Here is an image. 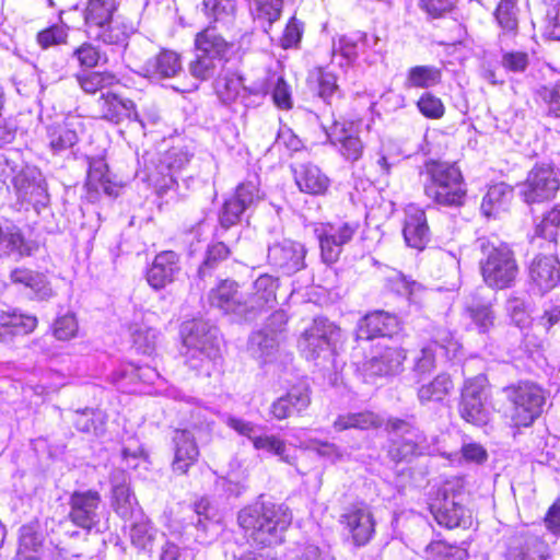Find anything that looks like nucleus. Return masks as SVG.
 Instances as JSON below:
<instances>
[{"label":"nucleus","mask_w":560,"mask_h":560,"mask_svg":"<svg viewBox=\"0 0 560 560\" xmlns=\"http://www.w3.org/2000/svg\"><path fill=\"white\" fill-rule=\"evenodd\" d=\"M195 514L197 522L186 525L184 533L180 534V542L185 548L192 547L189 536H195L194 541L200 545L209 542L210 536L215 534L220 522L217 510L205 498L195 503Z\"/></svg>","instance_id":"nucleus-15"},{"label":"nucleus","mask_w":560,"mask_h":560,"mask_svg":"<svg viewBox=\"0 0 560 560\" xmlns=\"http://www.w3.org/2000/svg\"><path fill=\"white\" fill-rule=\"evenodd\" d=\"M249 91L253 95H266L271 91L272 100L279 108L289 109L292 106L290 86L277 73H268L264 80L253 83Z\"/></svg>","instance_id":"nucleus-38"},{"label":"nucleus","mask_w":560,"mask_h":560,"mask_svg":"<svg viewBox=\"0 0 560 560\" xmlns=\"http://www.w3.org/2000/svg\"><path fill=\"white\" fill-rule=\"evenodd\" d=\"M462 323L467 330H477L480 334L488 332L494 323L491 305L487 302L472 299L464 308Z\"/></svg>","instance_id":"nucleus-39"},{"label":"nucleus","mask_w":560,"mask_h":560,"mask_svg":"<svg viewBox=\"0 0 560 560\" xmlns=\"http://www.w3.org/2000/svg\"><path fill=\"white\" fill-rule=\"evenodd\" d=\"M382 424L383 419L378 415L372 411H362L338 416L332 427L335 431L341 432L349 429L369 430L380 428Z\"/></svg>","instance_id":"nucleus-47"},{"label":"nucleus","mask_w":560,"mask_h":560,"mask_svg":"<svg viewBox=\"0 0 560 560\" xmlns=\"http://www.w3.org/2000/svg\"><path fill=\"white\" fill-rule=\"evenodd\" d=\"M70 504V518L77 526L91 529L98 523L101 495L97 491H77L71 495Z\"/></svg>","instance_id":"nucleus-24"},{"label":"nucleus","mask_w":560,"mask_h":560,"mask_svg":"<svg viewBox=\"0 0 560 560\" xmlns=\"http://www.w3.org/2000/svg\"><path fill=\"white\" fill-rule=\"evenodd\" d=\"M424 552L428 560H465L468 556L465 548L443 540L432 541L425 547Z\"/></svg>","instance_id":"nucleus-53"},{"label":"nucleus","mask_w":560,"mask_h":560,"mask_svg":"<svg viewBox=\"0 0 560 560\" xmlns=\"http://www.w3.org/2000/svg\"><path fill=\"white\" fill-rule=\"evenodd\" d=\"M327 137L347 161L355 162L361 159L364 147L354 121H335L327 130Z\"/></svg>","instance_id":"nucleus-18"},{"label":"nucleus","mask_w":560,"mask_h":560,"mask_svg":"<svg viewBox=\"0 0 560 560\" xmlns=\"http://www.w3.org/2000/svg\"><path fill=\"white\" fill-rule=\"evenodd\" d=\"M191 153L186 147L176 145L160 153L158 159L152 161L153 170L149 172L148 179L158 194L162 195L174 186L175 175L189 163Z\"/></svg>","instance_id":"nucleus-10"},{"label":"nucleus","mask_w":560,"mask_h":560,"mask_svg":"<svg viewBox=\"0 0 560 560\" xmlns=\"http://www.w3.org/2000/svg\"><path fill=\"white\" fill-rule=\"evenodd\" d=\"M341 524L357 547L369 544L375 534L374 515L371 508L365 504L347 509L341 515Z\"/></svg>","instance_id":"nucleus-17"},{"label":"nucleus","mask_w":560,"mask_h":560,"mask_svg":"<svg viewBox=\"0 0 560 560\" xmlns=\"http://www.w3.org/2000/svg\"><path fill=\"white\" fill-rule=\"evenodd\" d=\"M448 458L452 464L471 463L482 464L487 460L488 454L482 445L478 443H467L460 448V453L450 454Z\"/></svg>","instance_id":"nucleus-60"},{"label":"nucleus","mask_w":560,"mask_h":560,"mask_svg":"<svg viewBox=\"0 0 560 560\" xmlns=\"http://www.w3.org/2000/svg\"><path fill=\"white\" fill-rule=\"evenodd\" d=\"M136 66L139 74L156 81L174 78L183 70L179 54L170 49H162L154 57Z\"/></svg>","instance_id":"nucleus-21"},{"label":"nucleus","mask_w":560,"mask_h":560,"mask_svg":"<svg viewBox=\"0 0 560 560\" xmlns=\"http://www.w3.org/2000/svg\"><path fill=\"white\" fill-rule=\"evenodd\" d=\"M513 198V189L504 184L498 183L489 187L481 202V211L486 217H497L505 211Z\"/></svg>","instance_id":"nucleus-45"},{"label":"nucleus","mask_w":560,"mask_h":560,"mask_svg":"<svg viewBox=\"0 0 560 560\" xmlns=\"http://www.w3.org/2000/svg\"><path fill=\"white\" fill-rule=\"evenodd\" d=\"M340 338L341 331L334 323L316 318L299 338L298 348L306 360L316 364L331 360L336 368L335 357Z\"/></svg>","instance_id":"nucleus-4"},{"label":"nucleus","mask_w":560,"mask_h":560,"mask_svg":"<svg viewBox=\"0 0 560 560\" xmlns=\"http://www.w3.org/2000/svg\"><path fill=\"white\" fill-rule=\"evenodd\" d=\"M441 69L434 66H415L406 73L405 86L407 89H430L440 84Z\"/></svg>","instance_id":"nucleus-49"},{"label":"nucleus","mask_w":560,"mask_h":560,"mask_svg":"<svg viewBox=\"0 0 560 560\" xmlns=\"http://www.w3.org/2000/svg\"><path fill=\"white\" fill-rule=\"evenodd\" d=\"M428 180L425 195L441 206H460L466 196L464 178L456 164L446 162H428L424 166Z\"/></svg>","instance_id":"nucleus-3"},{"label":"nucleus","mask_w":560,"mask_h":560,"mask_svg":"<svg viewBox=\"0 0 560 560\" xmlns=\"http://www.w3.org/2000/svg\"><path fill=\"white\" fill-rule=\"evenodd\" d=\"M358 229L355 222L317 223L314 234L319 243L322 260L327 265L335 264Z\"/></svg>","instance_id":"nucleus-11"},{"label":"nucleus","mask_w":560,"mask_h":560,"mask_svg":"<svg viewBox=\"0 0 560 560\" xmlns=\"http://www.w3.org/2000/svg\"><path fill=\"white\" fill-rule=\"evenodd\" d=\"M279 287L277 278L270 275L259 276L252 284L250 291L244 299L246 305L245 319L252 318L257 312L272 308L276 305V292Z\"/></svg>","instance_id":"nucleus-20"},{"label":"nucleus","mask_w":560,"mask_h":560,"mask_svg":"<svg viewBox=\"0 0 560 560\" xmlns=\"http://www.w3.org/2000/svg\"><path fill=\"white\" fill-rule=\"evenodd\" d=\"M209 302L225 314H233L244 319L246 317L244 296L238 292L236 282L232 280H223L212 289L209 293Z\"/></svg>","instance_id":"nucleus-30"},{"label":"nucleus","mask_w":560,"mask_h":560,"mask_svg":"<svg viewBox=\"0 0 560 560\" xmlns=\"http://www.w3.org/2000/svg\"><path fill=\"white\" fill-rule=\"evenodd\" d=\"M311 404L310 387L305 383L293 386L287 395L272 402L270 412L278 420L285 419L294 412H302Z\"/></svg>","instance_id":"nucleus-35"},{"label":"nucleus","mask_w":560,"mask_h":560,"mask_svg":"<svg viewBox=\"0 0 560 560\" xmlns=\"http://www.w3.org/2000/svg\"><path fill=\"white\" fill-rule=\"evenodd\" d=\"M362 54L358 34L345 35L332 44L331 63L340 68L349 66Z\"/></svg>","instance_id":"nucleus-48"},{"label":"nucleus","mask_w":560,"mask_h":560,"mask_svg":"<svg viewBox=\"0 0 560 560\" xmlns=\"http://www.w3.org/2000/svg\"><path fill=\"white\" fill-rule=\"evenodd\" d=\"M305 255L304 245L290 240L273 244L268 250L269 262L288 275L304 268Z\"/></svg>","instance_id":"nucleus-23"},{"label":"nucleus","mask_w":560,"mask_h":560,"mask_svg":"<svg viewBox=\"0 0 560 560\" xmlns=\"http://www.w3.org/2000/svg\"><path fill=\"white\" fill-rule=\"evenodd\" d=\"M559 179L550 165H537L520 186L521 195L527 203L541 202L551 199L559 189Z\"/></svg>","instance_id":"nucleus-14"},{"label":"nucleus","mask_w":560,"mask_h":560,"mask_svg":"<svg viewBox=\"0 0 560 560\" xmlns=\"http://www.w3.org/2000/svg\"><path fill=\"white\" fill-rule=\"evenodd\" d=\"M100 28L90 33V36L107 45H124L136 31L135 24L119 14Z\"/></svg>","instance_id":"nucleus-42"},{"label":"nucleus","mask_w":560,"mask_h":560,"mask_svg":"<svg viewBox=\"0 0 560 560\" xmlns=\"http://www.w3.org/2000/svg\"><path fill=\"white\" fill-rule=\"evenodd\" d=\"M13 188L21 208L28 209L31 206L39 213L49 202L46 180L35 166L22 167L14 177Z\"/></svg>","instance_id":"nucleus-9"},{"label":"nucleus","mask_w":560,"mask_h":560,"mask_svg":"<svg viewBox=\"0 0 560 560\" xmlns=\"http://www.w3.org/2000/svg\"><path fill=\"white\" fill-rule=\"evenodd\" d=\"M118 7V0H88L84 10L88 33L101 30L106 22H110L117 15Z\"/></svg>","instance_id":"nucleus-43"},{"label":"nucleus","mask_w":560,"mask_h":560,"mask_svg":"<svg viewBox=\"0 0 560 560\" xmlns=\"http://www.w3.org/2000/svg\"><path fill=\"white\" fill-rule=\"evenodd\" d=\"M513 405L511 420L515 427H529L537 419L545 404L542 389L530 382H520L504 388Z\"/></svg>","instance_id":"nucleus-7"},{"label":"nucleus","mask_w":560,"mask_h":560,"mask_svg":"<svg viewBox=\"0 0 560 560\" xmlns=\"http://www.w3.org/2000/svg\"><path fill=\"white\" fill-rule=\"evenodd\" d=\"M174 458L172 470L178 475H185L196 464L199 457V448L194 433L189 430H175L172 438Z\"/></svg>","instance_id":"nucleus-26"},{"label":"nucleus","mask_w":560,"mask_h":560,"mask_svg":"<svg viewBox=\"0 0 560 560\" xmlns=\"http://www.w3.org/2000/svg\"><path fill=\"white\" fill-rule=\"evenodd\" d=\"M399 330L398 318L387 312L375 311L365 315L358 325V338L371 340L378 337H392Z\"/></svg>","instance_id":"nucleus-31"},{"label":"nucleus","mask_w":560,"mask_h":560,"mask_svg":"<svg viewBox=\"0 0 560 560\" xmlns=\"http://www.w3.org/2000/svg\"><path fill=\"white\" fill-rule=\"evenodd\" d=\"M406 359L405 351L399 347L384 345L371 359L363 362L361 370L366 382L376 376H388L400 372Z\"/></svg>","instance_id":"nucleus-19"},{"label":"nucleus","mask_w":560,"mask_h":560,"mask_svg":"<svg viewBox=\"0 0 560 560\" xmlns=\"http://www.w3.org/2000/svg\"><path fill=\"white\" fill-rule=\"evenodd\" d=\"M236 0H203V10L207 18L217 23L228 24L235 13Z\"/></svg>","instance_id":"nucleus-55"},{"label":"nucleus","mask_w":560,"mask_h":560,"mask_svg":"<svg viewBox=\"0 0 560 560\" xmlns=\"http://www.w3.org/2000/svg\"><path fill=\"white\" fill-rule=\"evenodd\" d=\"M153 314L137 313L129 325V332L136 350L143 354H151L156 346L159 331L150 325Z\"/></svg>","instance_id":"nucleus-36"},{"label":"nucleus","mask_w":560,"mask_h":560,"mask_svg":"<svg viewBox=\"0 0 560 560\" xmlns=\"http://www.w3.org/2000/svg\"><path fill=\"white\" fill-rule=\"evenodd\" d=\"M86 185L95 191H103L107 195L114 192L107 164L102 159L93 160L90 163Z\"/></svg>","instance_id":"nucleus-52"},{"label":"nucleus","mask_w":560,"mask_h":560,"mask_svg":"<svg viewBox=\"0 0 560 560\" xmlns=\"http://www.w3.org/2000/svg\"><path fill=\"white\" fill-rule=\"evenodd\" d=\"M517 1L518 0H501L497 8L495 19L505 32H515L517 28Z\"/></svg>","instance_id":"nucleus-59"},{"label":"nucleus","mask_w":560,"mask_h":560,"mask_svg":"<svg viewBox=\"0 0 560 560\" xmlns=\"http://www.w3.org/2000/svg\"><path fill=\"white\" fill-rule=\"evenodd\" d=\"M0 253L3 255L28 256L32 245L22 235L20 229L13 224L0 229Z\"/></svg>","instance_id":"nucleus-46"},{"label":"nucleus","mask_w":560,"mask_h":560,"mask_svg":"<svg viewBox=\"0 0 560 560\" xmlns=\"http://www.w3.org/2000/svg\"><path fill=\"white\" fill-rule=\"evenodd\" d=\"M52 331L58 340L67 341L75 338L79 332V324L74 314L67 313L59 316L54 323Z\"/></svg>","instance_id":"nucleus-64"},{"label":"nucleus","mask_w":560,"mask_h":560,"mask_svg":"<svg viewBox=\"0 0 560 560\" xmlns=\"http://www.w3.org/2000/svg\"><path fill=\"white\" fill-rule=\"evenodd\" d=\"M452 388L451 377L447 374H439L432 382L418 389V398L422 404L441 401L451 393Z\"/></svg>","instance_id":"nucleus-51"},{"label":"nucleus","mask_w":560,"mask_h":560,"mask_svg":"<svg viewBox=\"0 0 560 560\" xmlns=\"http://www.w3.org/2000/svg\"><path fill=\"white\" fill-rule=\"evenodd\" d=\"M196 58L189 63L190 74L201 81L210 79L221 66L228 43L211 28L199 33L195 40Z\"/></svg>","instance_id":"nucleus-6"},{"label":"nucleus","mask_w":560,"mask_h":560,"mask_svg":"<svg viewBox=\"0 0 560 560\" xmlns=\"http://www.w3.org/2000/svg\"><path fill=\"white\" fill-rule=\"evenodd\" d=\"M101 110L104 119L119 124L125 119L129 120L135 127L144 128L142 119L135 110V104L130 100L121 98L116 94H106L101 100Z\"/></svg>","instance_id":"nucleus-34"},{"label":"nucleus","mask_w":560,"mask_h":560,"mask_svg":"<svg viewBox=\"0 0 560 560\" xmlns=\"http://www.w3.org/2000/svg\"><path fill=\"white\" fill-rule=\"evenodd\" d=\"M559 226L560 209L553 208L542 218L541 222L537 224L533 242L537 238H544L549 243H556Z\"/></svg>","instance_id":"nucleus-58"},{"label":"nucleus","mask_w":560,"mask_h":560,"mask_svg":"<svg viewBox=\"0 0 560 560\" xmlns=\"http://www.w3.org/2000/svg\"><path fill=\"white\" fill-rule=\"evenodd\" d=\"M510 556L514 560H547L549 547L536 535H524L510 547Z\"/></svg>","instance_id":"nucleus-44"},{"label":"nucleus","mask_w":560,"mask_h":560,"mask_svg":"<svg viewBox=\"0 0 560 560\" xmlns=\"http://www.w3.org/2000/svg\"><path fill=\"white\" fill-rule=\"evenodd\" d=\"M80 88L90 94L110 86L115 82V77L108 72H84L77 75Z\"/></svg>","instance_id":"nucleus-56"},{"label":"nucleus","mask_w":560,"mask_h":560,"mask_svg":"<svg viewBox=\"0 0 560 560\" xmlns=\"http://www.w3.org/2000/svg\"><path fill=\"white\" fill-rule=\"evenodd\" d=\"M462 346L450 331H440L438 340L430 342L422 348L421 354L416 360L415 370L418 373L425 374L435 368L436 352H444L447 359L457 358Z\"/></svg>","instance_id":"nucleus-25"},{"label":"nucleus","mask_w":560,"mask_h":560,"mask_svg":"<svg viewBox=\"0 0 560 560\" xmlns=\"http://www.w3.org/2000/svg\"><path fill=\"white\" fill-rule=\"evenodd\" d=\"M253 446L256 451L266 452L279 457L282 462L293 464L294 458L287 454L285 441L277 435L258 434L253 442Z\"/></svg>","instance_id":"nucleus-54"},{"label":"nucleus","mask_w":560,"mask_h":560,"mask_svg":"<svg viewBox=\"0 0 560 560\" xmlns=\"http://www.w3.org/2000/svg\"><path fill=\"white\" fill-rule=\"evenodd\" d=\"M294 178L300 190L311 195L325 192L330 183L320 168L312 163L298 165L294 168Z\"/></svg>","instance_id":"nucleus-41"},{"label":"nucleus","mask_w":560,"mask_h":560,"mask_svg":"<svg viewBox=\"0 0 560 560\" xmlns=\"http://www.w3.org/2000/svg\"><path fill=\"white\" fill-rule=\"evenodd\" d=\"M156 378H159V373L155 369L149 365L136 366L131 363L122 364L119 370L112 375V381L115 384H120L125 381L127 383H135L136 381L153 383Z\"/></svg>","instance_id":"nucleus-50"},{"label":"nucleus","mask_w":560,"mask_h":560,"mask_svg":"<svg viewBox=\"0 0 560 560\" xmlns=\"http://www.w3.org/2000/svg\"><path fill=\"white\" fill-rule=\"evenodd\" d=\"M402 234L407 246L422 250L430 241V229L424 210L409 205L405 209Z\"/></svg>","instance_id":"nucleus-29"},{"label":"nucleus","mask_w":560,"mask_h":560,"mask_svg":"<svg viewBox=\"0 0 560 560\" xmlns=\"http://www.w3.org/2000/svg\"><path fill=\"white\" fill-rule=\"evenodd\" d=\"M10 279L13 284L20 285L34 299L47 300L54 292L46 276L26 268H16L11 271Z\"/></svg>","instance_id":"nucleus-37"},{"label":"nucleus","mask_w":560,"mask_h":560,"mask_svg":"<svg viewBox=\"0 0 560 560\" xmlns=\"http://www.w3.org/2000/svg\"><path fill=\"white\" fill-rule=\"evenodd\" d=\"M249 86H245L241 75L236 73H226L217 79L214 90L224 104H232L241 101L245 106H248L247 96L253 95Z\"/></svg>","instance_id":"nucleus-40"},{"label":"nucleus","mask_w":560,"mask_h":560,"mask_svg":"<svg viewBox=\"0 0 560 560\" xmlns=\"http://www.w3.org/2000/svg\"><path fill=\"white\" fill-rule=\"evenodd\" d=\"M386 430L394 434L388 454L395 462L421 454L429 447L424 434L408 421L389 419Z\"/></svg>","instance_id":"nucleus-8"},{"label":"nucleus","mask_w":560,"mask_h":560,"mask_svg":"<svg viewBox=\"0 0 560 560\" xmlns=\"http://www.w3.org/2000/svg\"><path fill=\"white\" fill-rule=\"evenodd\" d=\"M122 460L131 469L149 468V456L138 441H131L121 451Z\"/></svg>","instance_id":"nucleus-62"},{"label":"nucleus","mask_w":560,"mask_h":560,"mask_svg":"<svg viewBox=\"0 0 560 560\" xmlns=\"http://www.w3.org/2000/svg\"><path fill=\"white\" fill-rule=\"evenodd\" d=\"M287 323L285 314L282 312H276L270 317V325L278 324L277 330L256 331L254 332L248 342V350L252 355L262 362H269L279 349L280 335L282 327Z\"/></svg>","instance_id":"nucleus-22"},{"label":"nucleus","mask_w":560,"mask_h":560,"mask_svg":"<svg viewBox=\"0 0 560 560\" xmlns=\"http://www.w3.org/2000/svg\"><path fill=\"white\" fill-rule=\"evenodd\" d=\"M478 243L485 256L480 260L485 282L497 289L511 285L518 272L512 250L505 244L495 245L486 238L478 240Z\"/></svg>","instance_id":"nucleus-5"},{"label":"nucleus","mask_w":560,"mask_h":560,"mask_svg":"<svg viewBox=\"0 0 560 560\" xmlns=\"http://www.w3.org/2000/svg\"><path fill=\"white\" fill-rule=\"evenodd\" d=\"M416 105L418 110L429 119H440L445 114L442 100L431 92L422 93Z\"/></svg>","instance_id":"nucleus-61"},{"label":"nucleus","mask_w":560,"mask_h":560,"mask_svg":"<svg viewBox=\"0 0 560 560\" xmlns=\"http://www.w3.org/2000/svg\"><path fill=\"white\" fill-rule=\"evenodd\" d=\"M180 335L186 364L209 376L219 359L217 328L202 319H194L182 325Z\"/></svg>","instance_id":"nucleus-2"},{"label":"nucleus","mask_w":560,"mask_h":560,"mask_svg":"<svg viewBox=\"0 0 560 560\" xmlns=\"http://www.w3.org/2000/svg\"><path fill=\"white\" fill-rule=\"evenodd\" d=\"M180 272L179 256L173 250L159 253L147 271V281L154 290L174 282Z\"/></svg>","instance_id":"nucleus-27"},{"label":"nucleus","mask_w":560,"mask_h":560,"mask_svg":"<svg viewBox=\"0 0 560 560\" xmlns=\"http://www.w3.org/2000/svg\"><path fill=\"white\" fill-rule=\"evenodd\" d=\"M487 383V377L479 374L467 380L462 390L460 417L475 425H483L489 421Z\"/></svg>","instance_id":"nucleus-12"},{"label":"nucleus","mask_w":560,"mask_h":560,"mask_svg":"<svg viewBox=\"0 0 560 560\" xmlns=\"http://www.w3.org/2000/svg\"><path fill=\"white\" fill-rule=\"evenodd\" d=\"M82 131V117L68 115L61 122H55L47 127V139L50 149L58 153L72 148L78 142L79 133Z\"/></svg>","instance_id":"nucleus-28"},{"label":"nucleus","mask_w":560,"mask_h":560,"mask_svg":"<svg viewBox=\"0 0 560 560\" xmlns=\"http://www.w3.org/2000/svg\"><path fill=\"white\" fill-rule=\"evenodd\" d=\"M38 319L35 315L18 308L0 311V341L7 342L16 336H25L35 330Z\"/></svg>","instance_id":"nucleus-32"},{"label":"nucleus","mask_w":560,"mask_h":560,"mask_svg":"<svg viewBox=\"0 0 560 560\" xmlns=\"http://www.w3.org/2000/svg\"><path fill=\"white\" fill-rule=\"evenodd\" d=\"M430 511L436 523L448 529L466 527L471 524V515L462 504L459 494L450 493L447 486L439 492L436 499L430 504Z\"/></svg>","instance_id":"nucleus-13"},{"label":"nucleus","mask_w":560,"mask_h":560,"mask_svg":"<svg viewBox=\"0 0 560 560\" xmlns=\"http://www.w3.org/2000/svg\"><path fill=\"white\" fill-rule=\"evenodd\" d=\"M238 524L256 545L271 547L283 540L292 521L289 509L282 504L256 503L238 513Z\"/></svg>","instance_id":"nucleus-1"},{"label":"nucleus","mask_w":560,"mask_h":560,"mask_svg":"<svg viewBox=\"0 0 560 560\" xmlns=\"http://www.w3.org/2000/svg\"><path fill=\"white\" fill-rule=\"evenodd\" d=\"M253 15L256 20L271 25L280 18L283 0H252Z\"/></svg>","instance_id":"nucleus-57"},{"label":"nucleus","mask_w":560,"mask_h":560,"mask_svg":"<svg viewBox=\"0 0 560 560\" xmlns=\"http://www.w3.org/2000/svg\"><path fill=\"white\" fill-rule=\"evenodd\" d=\"M529 291L544 295L560 282V261L555 255L536 256L528 269Z\"/></svg>","instance_id":"nucleus-16"},{"label":"nucleus","mask_w":560,"mask_h":560,"mask_svg":"<svg viewBox=\"0 0 560 560\" xmlns=\"http://www.w3.org/2000/svg\"><path fill=\"white\" fill-rule=\"evenodd\" d=\"M112 498L114 511L121 517H131L137 506V500L129 487V478L124 470L116 469L110 474Z\"/></svg>","instance_id":"nucleus-33"},{"label":"nucleus","mask_w":560,"mask_h":560,"mask_svg":"<svg viewBox=\"0 0 560 560\" xmlns=\"http://www.w3.org/2000/svg\"><path fill=\"white\" fill-rule=\"evenodd\" d=\"M248 210L242 202L234 196L228 199L220 212L219 221L221 228L228 230L229 228L237 224L241 221L242 214Z\"/></svg>","instance_id":"nucleus-63"}]
</instances>
